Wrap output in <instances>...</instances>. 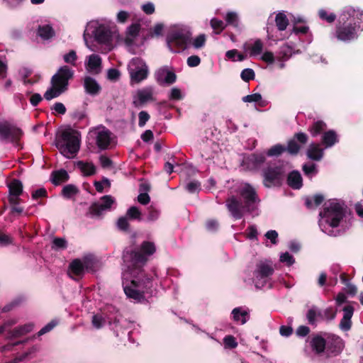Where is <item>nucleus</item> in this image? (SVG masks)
Listing matches in <instances>:
<instances>
[{"instance_id": "obj_13", "label": "nucleus", "mask_w": 363, "mask_h": 363, "mask_svg": "<svg viewBox=\"0 0 363 363\" xmlns=\"http://www.w3.org/2000/svg\"><path fill=\"white\" fill-rule=\"evenodd\" d=\"M155 101L154 89L152 86H145L136 91L133 96V104L135 108H141Z\"/></svg>"}, {"instance_id": "obj_12", "label": "nucleus", "mask_w": 363, "mask_h": 363, "mask_svg": "<svg viewBox=\"0 0 363 363\" xmlns=\"http://www.w3.org/2000/svg\"><path fill=\"white\" fill-rule=\"evenodd\" d=\"M91 137H94L97 147L102 150H107L111 144V132L105 127L95 128L89 132Z\"/></svg>"}, {"instance_id": "obj_47", "label": "nucleus", "mask_w": 363, "mask_h": 363, "mask_svg": "<svg viewBox=\"0 0 363 363\" xmlns=\"http://www.w3.org/2000/svg\"><path fill=\"white\" fill-rule=\"evenodd\" d=\"M52 249L65 250L67 247V242L63 238H55L52 240Z\"/></svg>"}, {"instance_id": "obj_52", "label": "nucleus", "mask_w": 363, "mask_h": 363, "mask_svg": "<svg viewBox=\"0 0 363 363\" xmlns=\"http://www.w3.org/2000/svg\"><path fill=\"white\" fill-rule=\"evenodd\" d=\"M63 59L66 63L74 65L76 60H77V53L74 50H72L64 55Z\"/></svg>"}, {"instance_id": "obj_50", "label": "nucleus", "mask_w": 363, "mask_h": 363, "mask_svg": "<svg viewBox=\"0 0 363 363\" xmlns=\"http://www.w3.org/2000/svg\"><path fill=\"white\" fill-rule=\"evenodd\" d=\"M58 324V321L57 320H52L50 323H48L46 325L42 328L38 333L36 334L38 337H40L50 330H52Z\"/></svg>"}, {"instance_id": "obj_29", "label": "nucleus", "mask_w": 363, "mask_h": 363, "mask_svg": "<svg viewBox=\"0 0 363 363\" xmlns=\"http://www.w3.org/2000/svg\"><path fill=\"white\" fill-rule=\"evenodd\" d=\"M266 160V157L262 153H253L250 155L247 161L250 165H251L253 169L259 168Z\"/></svg>"}, {"instance_id": "obj_14", "label": "nucleus", "mask_w": 363, "mask_h": 363, "mask_svg": "<svg viewBox=\"0 0 363 363\" xmlns=\"http://www.w3.org/2000/svg\"><path fill=\"white\" fill-rule=\"evenodd\" d=\"M132 62L136 67L135 69H129L130 80L132 82L138 84L147 77L148 68L146 64L143 63L139 58L133 59Z\"/></svg>"}, {"instance_id": "obj_6", "label": "nucleus", "mask_w": 363, "mask_h": 363, "mask_svg": "<svg viewBox=\"0 0 363 363\" xmlns=\"http://www.w3.org/2000/svg\"><path fill=\"white\" fill-rule=\"evenodd\" d=\"M152 277H132L130 283H123V291L128 298L140 302L145 299V293L152 287Z\"/></svg>"}, {"instance_id": "obj_60", "label": "nucleus", "mask_w": 363, "mask_h": 363, "mask_svg": "<svg viewBox=\"0 0 363 363\" xmlns=\"http://www.w3.org/2000/svg\"><path fill=\"white\" fill-rule=\"evenodd\" d=\"M160 216V211L153 207L152 206H150L148 208V216L147 219L150 221L156 220Z\"/></svg>"}, {"instance_id": "obj_5", "label": "nucleus", "mask_w": 363, "mask_h": 363, "mask_svg": "<svg viewBox=\"0 0 363 363\" xmlns=\"http://www.w3.org/2000/svg\"><path fill=\"white\" fill-rule=\"evenodd\" d=\"M122 259L131 277H152L143 269L148 259L138 250H124Z\"/></svg>"}, {"instance_id": "obj_57", "label": "nucleus", "mask_w": 363, "mask_h": 363, "mask_svg": "<svg viewBox=\"0 0 363 363\" xmlns=\"http://www.w3.org/2000/svg\"><path fill=\"white\" fill-rule=\"evenodd\" d=\"M31 196L34 200H37L39 198H46L48 197V192L45 188L42 187L33 191Z\"/></svg>"}, {"instance_id": "obj_18", "label": "nucleus", "mask_w": 363, "mask_h": 363, "mask_svg": "<svg viewBox=\"0 0 363 363\" xmlns=\"http://www.w3.org/2000/svg\"><path fill=\"white\" fill-rule=\"evenodd\" d=\"M328 333L320 332L313 334L310 337L309 345L312 350L316 354H320L325 352L326 344V335Z\"/></svg>"}, {"instance_id": "obj_37", "label": "nucleus", "mask_w": 363, "mask_h": 363, "mask_svg": "<svg viewBox=\"0 0 363 363\" xmlns=\"http://www.w3.org/2000/svg\"><path fill=\"white\" fill-rule=\"evenodd\" d=\"M275 23L278 30L284 31L286 29L289 25V19L284 13H279L276 16Z\"/></svg>"}, {"instance_id": "obj_64", "label": "nucleus", "mask_w": 363, "mask_h": 363, "mask_svg": "<svg viewBox=\"0 0 363 363\" xmlns=\"http://www.w3.org/2000/svg\"><path fill=\"white\" fill-rule=\"evenodd\" d=\"M187 65L190 67H197L201 63V59L198 55H191L187 58Z\"/></svg>"}, {"instance_id": "obj_38", "label": "nucleus", "mask_w": 363, "mask_h": 363, "mask_svg": "<svg viewBox=\"0 0 363 363\" xmlns=\"http://www.w3.org/2000/svg\"><path fill=\"white\" fill-rule=\"evenodd\" d=\"M101 65V58L99 55L92 54L89 57V61L87 63L88 69L91 71H95L98 68H100Z\"/></svg>"}, {"instance_id": "obj_20", "label": "nucleus", "mask_w": 363, "mask_h": 363, "mask_svg": "<svg viewBox=\"0 0 363 363\" xmlns=\"http://www.w3.org/2000/svg\"><path fill=\"white\" fill-rule=\"evenodd\" d=\"M85 273L84 265L79 259H73L69 265V276L77 281L82 279Z\"/></svg>"}, {"instance_id": "obj_41", "label": "nucleus", "mask_w": 363, "mask_h": 363, "mask_svg": "<svg viewBox=\"0 0 363 363\" xmlns=\"http://www.w3.org/2000/svg\"><path fill=\"white\" fill-rule=\"evenodd\" d=\"M125 216L128 219L141 220V212L136 206L130 207L126 212Z\"/></svg>"}, {"instance_id": "obj_7", "label": "nucleus", "mask_w": 363, "mask_h": 363, "mask_svg": "<svg viewBox=\"0 0 363 363\" xmlns=\"http://www.w3.org/2000/svg\"><path fill=\"white\" fill-rule=\"evenodd\" d=\"M319 216L324 218L325 223L330 227L337 228L345 216V211L340 203L331 202L328 206L324 207Z\"/></svg>"}, {"instance_id": "obj_40", "label": "nucleus", "mask_w": 363, "mask_h": 363, "mask_svg": "<svg viewBox=\"0 0 363 363\" xmlns=\"http://www.w3.org/2000/svg\"><path fill=\"white\" fill-rule=\"evenodd\" d=\"M285 152V145L276 144L268 149L267 155L269 157H279Z\"/></svg>"}, {"instance_id": "obj_49", "label": "nucleus", "mask_w": 363, "mask_h": 363, "mask_svg": "<svg viewBox=\"0 0 363 363\" xmlns=\"http://www.w3.org/2000/svg\"><path fill=\"white\" fill-rule=\"evenodd\" d=\"M23 301V298H16L15 299H13V301H11L9 303L5 305L2 309H1V311L3 313H6V312H9L10 311H11L13 308L18 306Z\"/></svg>"}, {"instance_id": "obj_45", "label": "nucleus", "mask_w": 363, "mask_h": 363, "mask_svg": "<svg viewBox=\"0 0 363 363\" xmlns=\"http://www.w3.org/2000/svg\"><path fill=\"white\" fill-rule=\"evenodd\" d=\"M263 50V43L260 39H257L255 41L254 44L250 48V55L256 56L260 55Z\"/></svg>"}, {"instance_id": "obj_24", "label": "nucleus", "mask_w": 363, "mask_h": 363, "mask_svg": "<svg viewBox=\"0 0 363 363\" xmlns=\"http://www.w3.org/2000/svg\"><path fill=\"white\" fill-rule=\"evenodd\" d=\"M287 184L294 189H299L303 186L302 177L298 171L291 172L286 178Z\"/></svg>"}, {"instance_id": "obj_53", "label": "nucleus", "mask_w": 363, "mask_h": 363, "mask_svg": "<svg viewBox=\"0 0 363 363\" xmlns=\"http://www.w3.org/2000/svg\"><path fill=\"white\" fill-rule=\"evenodd\" d=\"M13 243V238L3 232L0 231V246L6 247Z\"/></svg>"}, {"instance_id": "obj_19", "label": "nucleus", "mask_w": 363, "mask_h": 363, "mask_svg": "<svg viewBox=\"0 0 363 363\" xmlns=\"http://www.w3.org/2000/svg\"><path fill=\"white\" fill-rule=\"evenodd\" d=\"M101 203H93L89 207V213L93 216H100L103 211L109 210L114 203L113 198L110 195H106L101 198Z\"/></svg>"}, {"instance_id": "obj_62", "label": "nucleus", "mask_w": 363, "mask_h": 363, "mask_svg": "<svg viewBox=\"0 0 363 363\" xmlns=\"http://www.w3.org/2000/svg\"><path fill=\"white\" fill-rule=\"evenodd\" d=\"M280 262L286 263L288 266L294 264V258L289 252L282 253L280 256Z\"/></svg>"}, {"instance_id": "obj_10", "label": "nucleus", "mask_w": 363, "mask_h": 363, "mask_svg": "<svg viewBox=\"0 0 363 363\" xmlns=\"http://www.w3.org/2000/svg\"><path fill=\"white\" fill-rule=\"evenodd\" d=\"M274 272V269L269 262L263 261L257 262L253 272L255 286L257 288L262 287Z\"/></svg>"}, {"instance_id": "obj_17", "label": "nucleus", "mask_w": 363, "mask_h": 363, "mask_svg": "<svg viewBox=\"0 0 363 363\" xmlns=\"http://www.w3.org/2000/svg\"><path fill=\"white\" fill-rule=\"evenodd\" d=\"M9 189L8 201L9 204H19L22 199L20 196L23 191V186L21 181L17 179H12L7 185Z\"/></svg>"}, {"instance_id": "obj_35", "label": "nucleus", "mask_w": 363, "mask_h": 363, "mask_svg": "<svg viewBox=\"0 0 363 363\" xmlns=\"http://www.w3.org/2000/svg\"><path fill=\"white\" fill-rule=\"evenodd\" d=\"M226 26H233L235 28H239V16L235 11H228L225 16Z\"/></svg>"}, {"instance_id": "obj_56", "label": "nucleus", "mask_w": 363, "mask_h": 363, "mask_svg": "<svg viewBox=\"0 0 363 363\" xmlns=\"http://www.w3.org/2000/svg\"><path fill=\"white\" fill-rule=\"evenodd\" d=\"M206 38L205 34H200L198 35L193 42V45L195 48H201L204 46Z\"/></svg>"}, {"instance_id": "obj_4", "label": "nucleus", "mask_w": 363, "mask_h": 363, "mask_svg": "<svg viewBox=\"0 0 363 363\" xmlns=\"http://www.w3.org/2000/svg\"><path fill=\"white\" fill-rule=\"evenodd\" d=\"M55 143L62 155L72 158L80 148V133L73 129L64 130L56 135Z\"/></svg>"}, {"instance_id": "obj_31", "label": "nucleus", "mask_w": 363, "mask_h": 363, "mask_svg": "<svg viewBox=\"0 0 363 363\" xmlns=\"http://www.w3.org/2000/svg\"><path fill=\"white\" fill-rule=\"evenodd\" d=\"M77 167L81 170L86 177L94 175L96 173V167L91 162H84V161H78Z\"/></svg>"}, {"instance_id": "obj_59", "label": "nucleus", "mask_w": 363, "mask_h": 363, "mask_svg": "<svg viewBox=\"0 0 363 363\" xmlns=\"http://www.w3.org/2000/svg\"><path fill=\"white\" fill-rule=\"evenodd\" d=\"M261 99H262V96L259 93L249 94V95H247V96L242 97V101L244 102H248V103L259 102V101H261Z\"/></svg>"}, {"instance_id": "obj_8", "label": "nucleus", "mask_w": 363, "mask_h": 363, "mask_svg": "<svg viewBox=\"0 0 363 363\" xmlns=\"http://www.w3.org/2000/svg\"><path fill=\"white\" fill-rule=\"evenodd\" d=\"M286 176V169L282 164L268 166L263 169V184L265 187L280 186Z\"/></svg>"}, {"instance_id": "obj_55", "label": "nucleus", "mask_w": 363, "mask_h": 363, "mask_svg": "<svg viewBox=\"0 0 363 363\" xmlns=\"http://www.w3.org/2000/svg\"><path fill=\"white\" fill-rule=\"evenodd\" d=\"M303 172H304L305 175L310 176L312 174L316 173V165L313 163L311 164H304L302 167Z\"/></svg>"}, {"instance_id": "obj_43", "label": "nucleus", "mask_w": 363, "mask_h": 363, "mask_svg": "<svg viewBox=\"0 0 363 363\" xmlns=\"http://www.w3.org/2000/svg\"><path fill=\"white\" fill-rule=\"evenodd\" d=\"M91 323L93 326L96 329L101 328L106 323V318L104 317V313L94 315L92 317Z\"/></svg>"}, {"instance_id": "obj_26", "label": "nucleus", "mask_w": 363, "mask_h": 363, "mask_svg": "<svg viewBox=\"0 0 363 363\" xmlns=\"http://www.w3.org/2000/svg\"><path fill=\"white\" fill-rule=\"evenodd\" d=\"M69 179V176L67 172L64 169L52 171L50 174V181L55 186L65 183L67 182Z\"/></svg>"}, {"instance_id": "obj_22", "label": "nucleus", "mask_w": 363, "mask_h": 363, "mask_svg": "<svg viewBox=\"0 0 363 363\" xmlns=\"http://www.w3.org/2000/svg\"><path fill=\"white\" fill-rule=\"evenodd\" d=\"M83 86L85 92L92 96L99 95L101 91V86L100 84L95 79L89 76L84 77Z\"/></svg>"}, {"instance_id": "obj_48", "label": "nucleus", "mask_w": 363, "mask_h": 363, "mask_svg": "<svg viewBox=\"0 0 363 363\" xmlns=\"http://www.w3.org/2000/svg\"><path fill=\"white\" fill-rule=\"evenodd\" d=\"M240 77L244 82H249L255 79V73L252 69L246 68L242 71Z\"/></svg>"}, {"instance_id": "obj_34", "label": "nucleus", "mask_w": 363, "mask_h": 363, "mask_svg": "<svg viewBox=\"0 0 363 363\" xmlns=\"http://www.w3.org/2000/svg\"><path fill=\"white\" fill-rule=\"evenodd\" d=\"M38 34L43 39L48 40L55 35V30L50 25L40 26Z\"/></svg>"}, {"instance_id": "obj_23", "label": "nucleus", "mask_w": 363, "mask_h": 363, "mask_svg": "<svg viewBox=\"0 0 363 363\" xmlns=\"http://www.w3.org/2000/svg\"><path fill=\"white\" fill-rule=\"evenodd\" d=\"M34 325L33 323H28L23 325L16 327L9 332V339L18 338L23 335H26L33 330Z\"/></svg>"}, {"instance_id": "obj_28", "label": "nucleus", "mask_w": 363, "mask_h": 363, "mask_svg": "<svg viewBox=\"0 0 363 363\" xmlns=\"http://www.w3.org/2000/svg\"><path fill=\"white\" fill-rule=\"evenodd\" d=\"M327 129V124L322 120L313 122L308 127V130L312 137L315 138L320 134H323Z\"/></svg>"}, {"instance_id": "obj_15", "label": "nucleus", "mask_w": 363, "mask_h": 363, "mask_svg": "<svg viewBox=\"0 0 363 363\" xmlns=\"http://www.w3.org/2000/svg\"><path fill=\"white\" fill-rule=\"evenodd\" d=\"M326 335V344L325 352L328 356H337L342 350L344 343L342 340L337 335L328 333Z\"/></svg>"}, {"instance_id": "obj_51", "label": "nucleus", "mask_w": 363, "mask_h": 363, "mask_svg": "<svg viewBox=\"0 0 363 363\" xmlns=\"http://www.w3.org/2000/svg\"><path fill=\"white\" fill-rule=\"evenodd\" d=\"M223 343L225 347L228 349H235L238 346L236 339L233 335H226L223 338Z\"/></svg>"}, {"instance_id": "obj_63", "label": "nucleus", "mask_w": 363, "mask_h": 363, "mask_svg": "<svg viewBox=\"0 0 363 363\" xmlns=\"http://www.w3.org/2000/svg\"><path fill=\"white\" fill-rule=\"evenodd\" d=\"M170 100L179 101L182 99V94L181 90L178 88L174 87L171 89L169 96Z\"/></svg>"}, {"instance_id": "obj_42", "label": "nucleus", "mask_w": 363, "mask_h": 363, "mask_svg": "<svg viewBox=\"0 0 363 363\" xmlns=\"http://www.w3.org/2000/svg\"><path fill=\"white\" fill-rule=\"evenodd\" d=\"M318 16L321 20L325 21L329 23H333L337 17L334 13H328L325 9H320L318 11Z\"/></svg>"}, {"instance_id": "obj_61", "label": "nucleus", "mask_w": 363, "mask_h": 363, "mask_svg": "<svg viewBox=\"0 0 363 363\" xmlns=\"http://www.w3.org/2000/svg\"><path fill=\"white\" fill-rule=\"evenodd\" d=\"M200 182L197 181H192L186 184V189L189 193L193 194L200 189Z\"/></svg>"}, {"instance_id": "obj_36", "label": "nucleus", "mask_w": 363, "mask_h": 363, "mask_svg": "<svg viewBox=\"0 0 363 363\" xmlns=\"http://www.w3.org/2000/svg\"><path fill=\"white\" fill-rule=\"evenodd\" d=\"M79 192V190L77 188V186H76L74 184H70L65 185L62 188V189L61 191V195L64 198L69 199H71L73 196L78 194Z\"/></svg>"}, {"instance_id": "obj_3", "label": "nucleus", "mask_w": 363, "mask_h": 363, "mask_svg": "<svg viewBox=\"0 0 363 363\" xmlns=\"http://www.w3.org/2000/svg\"><path fill=\"white\" fill-rule=\"evenodd\" d=\"M74 73V70L67 65L60 67L52 77L51 87L45 91L44 98L50 101L66 92L68 90L69 81L73 79Z\"/></svg>"}, {"instance_id": "obj_32", "label": "nucleus", "mask_w": 363, "mask_h": 363, "mask_svg": "<svg viewBox=\"0 0 363 363\" xmlns=\"http://www.w3.org/2000/svg\"><path fill=\"white\" fill-rule=\"evenodd\" d=\"M138 250L140 253L145 255V257L148 259L149 256L152 255L155 252L156 247L154 242L143 241L140 245V249Z\"/></svg>"}, {"instance_id": "obj_44", "label": "nucleus", "mask_w": 363, "mask_h": 363, "mask_svg": "<svg viewBox=\"0 0 363 363\" xmlns=\"http://www.w3.org/2000/svg\"><path fill=\"white\" fill-rule=\"evenodd\" d=\"M116 225L121 231L126 233L130 231V223L126 216L120 217L117 220Z\"/></svg>"}, {"instance_id": "obj_33", "label": "nucleus", "mask_w": 363, "mask_h": 363, "mask_svg": "<svg viewBox=\"0 0 363 363\" xmlns=\"http://www.w3.org/2000/svg\"><path fill=\"white\" fill-rule=\"evenodd\" d=\"M324 201V196L321 194H315L313 198L306 197L305 199V205L308 209H314L320 206Z\"/></svg>"}, {"instance_id": "obj_58", "label": "nucleus", "mask_w": 363, "mask_h": 363, "mask_svg": "<svg viewBox=\"0 0 363 363\" xmlns=\"http://www.w3.org/2000/svg\"><path fill=\"white\" fill-rule=\"evenodd\" d=\"M165 74L166 75L163 80V83H166L167 84H172L176 82L177 75L174 72L169 71L167 69Z\"/></svg>"}, {"instance_id": "obj_2", "label": "nucleus", "mask_w": 363, "mask_h": 363, "mask_svg": "<svg viewBox=\"0 0 363 363\" xmlns=\"http://www.w3.org/2000/svg\"><path fill=\"white\" fill-rule=\"evenodd\" d=\"M238 193L243 203L235 196L229 197L225 201L228 210L235 220L241 219L245 211L252 213L255 209V203L260 201L255 189L249 184L241 187Z\"/></svg>"}, {"instance_id": "obj_46", "label": "nucleus", "mask_w": 363, "mask_h": 363, "mask_svg": "<svg viewBox=\"0 0 363 363\" xmlns=\"http://www.w3.org/2000/svg\"><path fill=\"white\" fill-rule=\"evenodd\" d=\"M317 316H321V313H318L314 308H310L306 313V318L308 324L316 326V318Z\"/></svg>"}, {"instance_id": "obj_9", "label": "nucleus", "mask_w": 363, "mask_h": 363, "mask_svg": "<svg viewBox=\"0 0 363 363\" xmlns=\"http://www.w3.org/2000/svg\"><path fill=\"white\" fill-rule=\"evenodd\" d=\"M189 40L190 33L182 30H172L167 37L168 48L174 52H179L184 50Z\"/></svg>"}, {"instance_id": "obj_54", "label": "nucleus", "mask_w": 363, "mask_h": 363, "mask_svg": "<svg viewBox=\"0 0 363 363\" xmlns=\"http://www.w3.org/2000/svg\"><path fill=\"white\" fill-rule=\"evenodd\" d=\"M150 116L149 113L145 111H142L138 113V125L143 127L146 123L149 121Z\"/></svg>"}, {"instance_id": "obj_1", "label": "nucleus", "mask_w": 363, "mask_h": 363, "mask_svg": "<svg viewBox=\"0 0 363 363\" xmlns=\"http://www.w3.org/2000/svg\"><path fill=\"white\" fill-rule=\"evenodd\" d=\"M363 29V11L352 7H345L335 26V36L342 42L357 38L358 31Z\"/></svg>"}, {"instance_id": "obj_27", "label": "nucleus", "mask_w": 363, "mask_h": 363, "mask_svg": "<svg viewBox=\"0 0 363 363\" xmlns=\"http://www.w3.org/2000/svg\"><path fill=\"white\" fill-rule=\"evenodd\" d=\"M324 155L323 150L320 148V144L318 143H311L307 151L306 155L307 157L312 160L314 161H320L323 158Z\"/></svg>"}, {"instance_id": "obj_39", "label": "nucleus", "mask_w": 363, "mask_h": 363, "mask_svg": "<svg viewBox=\"0 0 363 363\" xmlns=\"http://www.w3.org/2000/svg\"><path fill=\"white\" fill-rule=\"evenodd\" d=\"M210 25L213 29L214 33L217 35L220 34L226 28V24L222 21L216 18H213L210 21Z\"/></svg>"}, {"instance_id": "obj_16", "label": "nucleus", "mask_w": 363, "mask_h": 363, "mask_svg": "<svg viewBox=\"0 0 363 363\" xmlns=\"http://www.w3.org/2000/svg\"><path fill=\"white\" fill-rule=\"evenodd\" d=\"M308 140V135L303 132L296 133L293 138L288 140L287 145L285 146V152H287L291 156H296L301 150V145L307 143Z\"/></svg>"}, {"instance_id": "obj_30", "label": "nucleus", "mask_w": 363, "mask_h": 363, "mask_svg": "<svg viewBox=\"0 0 363 363\" xmlns=\"http://www.w3.org/2000/svg\"><path fill=\"white\" fill-rule=\"evenodd\" d=\"M232 315L233 320L236 322L240 321L241 324H245L250 318L249 313L240 307L235 308L232 311Z\"/></svg>"}, {"instance_id": "obj_11", "label": "nucleus", "mask_w": 363, "mask_h": 363, "mask_svg": "<svg viewBox=\"0 0 363 363\" xmlns=\"http://www.w3.org/2000/svg\"><path fill=\"white\" fill-rule=\"evenodd\" d=\"M23 134L22 130L8 122L0 123V137L2 140H9L16 147Z\"/></svg>"}, {"instance_id": "obj_21", "label": "nucleus", "mask_w": 363, "mask_h": 363, "mask_svg": "<svg viewBox=\"0 0 363 363\" xmlns=\"http://www.w3.org/2000/svg\"><path fill=\"white\" fill-rule=\"evenodd\" d=\"M94 38L100 44H108L112 41V32L110 28L104 26H99L94 31Z\"/></svg>"}, {"instance_id": "obj_25", "label": "nucleus", "mask_w": 363, "mask_h": 363, "mask_svg": "<svg viewBox=\"0 0 363 363\" xmlns=\"http://www.w3.org/2000/svg\"><path fill=\"white\" fill-rule=\"evenodd\" d=\"M338 141V135L334 130L325 131L321 137V144L326 148L333 147Z\"/></svg>"}]
</instances>
